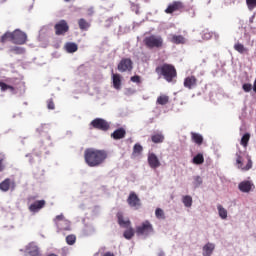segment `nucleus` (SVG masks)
Returning a JSON list of instances; mask_svg holds the SVG:
<instances>
[{"instance_id": "nucleus-1", "label": "nucleus", "mask_w": 256, "mask_h": 256, "mask_svg": "<svg viewBox=\"0 0 256 256\" xmlns=\"http://www.w3.org/2000/svg\"><path fill=\"white\" fill-rule=\"evenodd\" d=\"M109 157L106 150L87 148L84 151V161L88 167H100Z\"/></svg>"}, {"instance_id": "nucleus-2", "label": "nucleus", "mask_w": 256, "mask_h": 256, "mask_svg": "<svg viewBox=\"0 0 256 256\" xmlns=\"http://www.w3.org/2000/svg\"><path fill=\"white\" fill-rule=\"evenodd\" d=\"M155 73L159 78L163 77L167 83H174L177 79V69L172 64H161L155 68Z\"/></svg>"}, {"instance_id": "nucleus-3", "label": "nucleus", "mask_w": 256, "mask_h": 256, "mask_svg": "<svg viewBox=\"0 0 256 256\" xmlns=\"http://www.w3.org/2000/svg\"><path fill=\"white\" fill-rule=\"evenodd\" d=\"M146 49H163L164 40L161 35L151 34L143 39Z\"/></svg>"}, {"instance_id": "nucleus-4", "label": "nucleus", "mask_w": 256, "mask_h": 256, "mask_svg": "<svg viewBox=\"0 0 256 256\" xmlns=\"http://www.w3.org/2000/svg\"><path fill=\"white\" fill-rule=\"evenodd\" d=\"M153 231V224L149 220H145L139 226H136V235L141 237H149Z\"/></svg>"}, {"instance_id": "nucleus-5", "label": "nucleus", "mask_w": 256, "mask_h": 256, "mask_svg": "<svg viewBox=\"0 0 256 256\" xmlns=\"http://www.w3.org/2000/svg\"><path fill=\"white\" fill-rule=\"evenodd\" d=\"M54 223L60 231H69V229H71V222L65 219V216L63 214L57 215L54 218Z\"/></svg>"}, {"instance_id": "nucleus-6", "label": "nucleus", "mask_w": 256, "mask_h": 256, "mask_svg": "<svg viewBox=\"0 0 256 256\" xmlns=\"http://www.w3.org/2000/svg\"><path fill=\"white\" fill-rule=\"evenodd\" d=\"M90 125L93 127V129H98V131H109L111 128L109 122L103 118H95L91 121Z\"/></svg>"}, {"instance_id": "nucleus-7", "label": "nucleus", "mask_w": 256, "mask_h": 256, "mask_svg": "<svg viewBox=\"0 0 256 256\" xmlns=\"http://www.w3.org/2000/svg\"><path fill=\"white\" fill-rule=\"evenodd\" d=\"M117 69L120 73L133 71V60H131V58H122L117 65Z\"/></svg>"}, {"instance_id": "nucleus-8", "label": "nucleus", "mask_w": 256, "mask_h": 256, "mask_svg": "<svg viewBox=\"0 0 256 256\" xmlns=\"http://www.w3.org/2000/svg\"><path fill=\"white\" fill-rule=\"evenodd\" d=\"M247 164L243 166V157H241V152L236 153V163L238 165V169L242 171H249L253 167V161L251 160V156H247Z\"/></svg>"}, {"instance_id": "nucleus-9", "label": "nucleus", "mask_w": 256, "mask_h": 256, "mask_svg": "<svg viewBox=\"0 0 256 256\" xmlns=\"http://www.w3.org/2000/svg\"><path fill=\"white\" fill-rule=\"evenodd\" d=\"M55 35H65L69 33V24L67 20H60L54 25Z\"/></svg>"}, {"instance_id": "nucleus-10", "label": "nucleus", "mask_w": 256, "mask_h": 256, "mask_svg": "<svg viewBox=\"0 0 256 256\" xmlns=\"http://www.w3.org/2000/svg\"><path fill=\"white\" fill-rule=\"evenodd\" d=\"M13 43L15 45H25L27 43V34L21 30L13 32Z\"/></svg>"}, {"instance_id": "nucleus-11", "label": "nucleus", "mask_w": 256, "mask_h": 256, "mask_svg": "<svg viewBox=\"0 0 256 256\" xmlns=\"http://www.w3.org/2000/svg\"><path fill=\"white\" fill-rule=\"evenodd\" d=\"M15 187H17V184L11 178H6L0 183V191H3V193H7L9 190L15 191Z\"/></svg>"}, {"instance_id": "nucleus-12", "label": "nucleus", "mask_w": 256, "mask_h": 256, "mask_svg": "<svg viewBox=\"0 0 256 256\" xmlns=\"http://www.w3.org/2000/svg\"><path fill=\"white\" fill-rule=\"evenodd\" d=\"M127 203L129 207H132L133 209H139V207H141V199L135 192H130L127 198Z\"/></svg>"}, {"instance_id": "nucleus-13", "label": "nucleus", "mask_w": 256, "mask_h": 256, "mask_svg": "<svg viewBox=\"0 0 256 256\" xmlns=\"http://www.w3.org/2000/svg\"><path fill=\"white\" fill-rule=\"evenodd\" d=\"M181 9H185L183 2L174 1L166 8L165 13L171 15V13H175V11H181Z\"/></svg>"}, {"instance_id": "nucleus-14", "label": "nucleus", "mask_w": 256, "mask_h": 256, "mask_svg": "<svg viewBox=\"0 0 256 256\" xmlns=\"http://www.w3.org/2000/svg\"><path fill=\"white\" fill-rule=\"evenodd\" d=\"M255 188V184L249 180H245L239 183L238 189L241 193H250Z\"/></svg>"}, {"instance_id": "nucleus-15", "label": "nucleus", "mask_w": 256, "mask_h": 256, "mask_svg": "<svg viewBox=\"0 0 256 256\" xmlns=\"http://www.w3.org/2000/svg\"><path fill=\"white\" fill-rule=\"evenodd\" d=\"M148 165L151 169H159L161 161H159V157L155 153L148 154Z\"/></svg>"}, {"instance_id": "nucleus-16", "label": "nucleus", "mask_w": 256, "mask_h": 256, "mask_svg": "<svg viewBox=\"0 0 256 256\" xmlns=\"http://www.w3.org/2000/svg\"><path fill=\"white\" fill-rule=\"evenodd\" d=\"M45 205H47L45 200H37L29 206V211H31V213H38Z\"/></svg>"}, {"instance_id": "nucleus-17", "label": "nucleus", "mask_w": 256, "mask_h": 256, "mask_svg": "<svg viewBox=\"0 0 256 256\" xmlns=\"http://www.w3.org/2000/svg\"><path fill=\"white\" fill-rule=\"evenodd\" d=\"M197 77H195L194 75L188 76L184 79V87L186 89H195V87H197Z\"/></svg>"}, {"instance_id": "nucleus-18", "label": "nucleus", "mask_w": 256, "mask_h": 256, "mask_svg": "<svg viewBox=\"0 0 256 256\" xmlns=\"http://www.w3.org/2000/svg\"><path fill=\"white\" fill-rule=\"evenodd\" d=\"M27 255L29 256H41L39 247L35 244H29L26 248Z\"/></svg>"}, {"instance_id": "nucleus-19", "label": "nucleus", "mask_w": 256, "mask_h": 256, "mask_svg": "<svg viewBox=\"0 0 256 256\" xmlns=\"http://www.w3.org/2000/svg\"><path fill=\"white\" fill-rule=\"evenodd\" d=\"M126 135L127 131H125V128H119L111 134V137L115 139V141H119V139H125Z\"/></svg>"}, {"instance_id": "nucleus-20", "label": "nucleus", "mask_w": 256, "mask_h": 256, "mask_svg": "<svg viewBox=\"0 0 256 256\" xmlns=\"http://www.w3.org/2000/svg\"><path fill=\"white\" fill-rule=\"evenodd\" d=\"M170 41L174 43V45H185L187 43V39L183 35L175 34L172 35Z\"/></svg>"}, {"instance_id": "nucleus-21", "label": "nucleus", "mask_w": 256, "mask_h": 256, "mask_svg": "<svg viewBox=\"0 0 256 256\" xmlns=\"http://www.w3.org/2000/svg\"><path fill=\"white\" fill-rule=\"evenodd\" d=\"M117 219L120 227H123L124 229L131 227V220L129 219L125 220V218L123 217V214L117 213Z\"/></svg>"}, {"instance_id": "nucleus-22", "label": "nucleus", "mask_w": 256, "mask_h": 256, "mask_svg": "<svg viewBox=\"0 0 256 256\" xmlns=\"http://www.w3.org/2000/svg\"><path fill=\"white\" fill-rule=\"evenodd\" d=\"M213 251H215V244L207 243L203 247V256H211L213 255Z\"/></svg>"}, {"instance_id": "nucleus-23", "label": "nucleus", "mask_w": 256, "mask_h": 256, "mask_svg": "<svg viewBox=\"0 0 256 256\" xmlns=\"http://www.w3.org/2000/svg\"><path fill=\"white\" fill-rule=\"evenodd\" d=\"M112 83H113V87L114 89H121V76L120 74H115L112 71Z\"/></svg>"}, {"instance_id": "nucleus-24", "label": "nucleus", "mask_w": 256, "mask_h": 256, "mask_svg": "<svg viewBox=\"0 0 256 256\" xmlns=\"http://www.w3.org/2000/svg\"><path fill=\"white\" fill-rule=\"evenodd\" d=\"M64 49L67 51V53H76L79 46L75 42H68L64 45Z\"/></svg>"}, {"instance_id": "nucleus-25", "label": "nucleus", "mask_w": 256, "mask_h": 256, "mask_svg": "<svg viewBox=\"0 0 256 256\" xmlns=\"http://www.w3.org/2000/svg\"><path fill=\"white\" fill-rule=\"evenodd\" d=\"M78 27L81 29V31H89V28L91 27V23H89L84 18H80L78 20Z\"/></svg>"}, {"instance_id": "nucleus-26", "label": "nucleus", "mask_w": 256, "mask_h": 256, "mask_svg": "<svg viewBox=\"0 0 256 256\" xmlns=\"http://www.w3.org/2000/svg\"><path fill=\"white\" fill-rule=\"evenodd\" d=\"M0 90L2 93H5V91H10L11 93H15L16 88L14 86L8 85L5 82L0 81Z\"/></svg>"}, {"instance_id": "nucleus-27", "label": "nucleus", "mask_w": 256, "mask_h": 256, "mask_svg": "<svg viewBox=\"0 0 256 256\" xmlns=\"http://www.w3.org/2000/svg\"><path fill=\"white\" fill-rule=\"evenodd\" d=\"M191 139L196 145H203V136L196 132H191Z\"/></svg>"}, {"instance_id": "nucleus-28", "label": "nucleus", "mask_w": 256, "mask_h": 256, "mask_svg": "<svg viewBox=\"0 0 256 256\" xmlns=\"http://www.w3.org/2000/svg\"><path fill=\"white\" fill-rule=\"evenodd\" d=\"M123 237L128 240L133 239V237H135V230L133 229V227H131V225L124 231Z\"/></svg>"}, {"instance_id": "nucleus-29", "label": "nucleus", "mask_w": 256, "mask_h": 256, "mask_svg": "<svg viewBox=\"0 0 256 256\" xmlns=\"http://www.w3.org/2000/svg\"><path fill=\"white\" fill-rule=\"evenodd\" d=\"M151 141L156 144L163 143V141H165V135H163L162 133L153 134L151 136Z\"/></svg>"}, {"instance_id": "nucleus-30", "label": "nucleus", "mask_w": 256, "mask_h": 256, "mask_svg": "<svg viewBox=\"0 0 256 256\" xmlns=\"http://www.w3.org/2000/svg\"><path fill=\"white\" fill-rule=\"evenodd\" d=\"M192 163H194V165H203V163H205V157L203 156V154L198 153L192 159Z\"/></svg>"}, {"instance_id": "nucleus-31", "label": "nucleus", "mask_w": 256, "mask_h": 256, "mask_svg": "<svg viewBox=\"0 0 256 256\" xmlns=\"http://www.w3.org/2000/svg\"><path fill=\"white\" fill-rule=\"evenodd\" d=\"M218 215L222 219H227V209L223 207V205L218 204L217 205Z\"/></svg>"}, {"instance_id": "nucleus-32", "label": "nucleus", "mask_w": 256, "mask_h": 256, "mask_svg": "<svg viewBox=\"0 0 256 256\" xmlns=\"http://www.w3.org/2000/svg\"><path fill=\"white\" fill-rule=\"evenodd\" d=\"M250 139H251V134L245 133L241 138L240 145H242V147H247V145H249Z\"/></svg>"}, {"instance_id": "nucleus-33", "label": "nucleus", "mask_w": 256, "mask_h": 256, "mask_svg": "<svg viewBox=\"0 0 256 256\" xmlns=\"http://www.w3.org/2000/svg\"><path fill=\"white\" fill-rule=\"evenodd\" d=\"M9 52L14 53L15 55H23V53H25V49L19 46H14L10 48Z\"/></svg>"}, {"instance_id": "nucleus-34", "label": "nucleus", "mask_w": 256, "mask_h": 256, "mask_svg": "<svg viewBox=\"0 0 256 256\" xmlns=\"http://www.w3.org/2000/svg\"><path fill=\"white\" fill-rule=\"evenodd\" d=\"M182 203L186 206V207H192L193 205V197L186 195L183 196L182 198Z\"/></svg>"}, {"instance_id": "nucleus-35", "label": "nucleus", "mask_w": 256, "mask_h": 256, "mask_svg": "<svg viewBox=\"0 0 256 256\" xmlns=\"http://www.w3.org/2000/svg\"><path fill=\"white\" fill-rule=\"evenodd\" d=\"M7 41H12V43H13V32H6L1 37V43H7Z\"/></svg>"}, {"instance_id": "nucleus-36", "label": "nucleus", "mask_w": 256, "mask_h": 256, "mask_svg": "<svg viewBox=\"0 0 256 256\" xmlns=\"http://www.w3.org/2000/svg\"><path fill=\"white\" fill-rule=\"evenodd\" d=\"M158 105H167L169 103V96L161 95L157 98Z\"/></svg>"}, {"instance_id": "nucleus-37", "label": "nucleus", "mask_w": 256, "mask_h": 256, "mask_svg": "<svg viewBox=\"0 0 256 256\" xmlns=\"http://www.w3.org/2000/svg\"><path fill=\"white\" fill-rule=\"evenodd\" d=\"M234 49H235V51H237L238 53H241V54H243V53H245V51H247V48H245V46L239 42L234 45Z\"/></svg>"}, {"instance_id": "nucleus-38", "label": "nucleus", "mask_w": 256, "mask_h": 256, "mask_svg": "<svg viewBox=\"0 0 256 256\" xmlns=\"http://www.w3.org/2000/svg\"><path fill=\"white\" fill-rule=\"evenodd\" d=\"M130 9H131V11L136 13V15H140V13H141L140 12L141 7L139 6V4H136L135 2H131Z\"/></svg>"}, {"instance_id": "nucleus-39", "label": "nucleus", "mask_w": 256, "mask_h": 256, "mask_svg": "<svg viewBox=\"0 0 256 256\" xmlns=\"http://www.w3.org/2000/svg\"><path fill=\"white\" fill-rule=\"evenodd\" d=\"M143 153V146L141 144H135L133 147V155H141Z\"/></svg>"}, {"instance_id": "nucleus-40", "label": "nucleus", "mask_w": 256, "mask_h": 256, "mask_svg": "<svg viewBox=\"0 0 256 256\" xmlns=\"http://www.w3.org/2000/svg\"><path fill=\"white\" fill-rule=\"evenodd\" d=\"M201 36H202V39H204V41H209V39L213 37V34L209 32V30H203L201 33Z\"/></svg>"}, {"instance_id": "nucleus-41", "label": "nucleus", "mask_w": 256, "mask_h": 256, "mask_svg": "<svg viewBox=\"0 0 256 256\" xmlns=\"http://www.w3.org/2000/svg\"><path fill=\"white\" fill-rule=\"evenodd\" d=\"M75 241H77V237L75 235H68L66 237V243L68 245H75Z\"/></svg>"}, {"instance_id": "nucleus-42", "label": "nucleus", "mask_w": 256, "mask_h": 256, "mask_svg": "<svg viewBox=\"0 0 256 256\" xmlns=\"http://www.w3.org/2000/svg\"><path fill=\"white\" fill-rule=\"evenodd\" d=\"M155 215L158 219H165V212L161 208L155 210Z\"/></svg>"}, {"instance_id": "nucleus-43", "label": "nucleus", "mask_w": 256, "mask_h": 256, "mask_svg": "<svg viewBox=\"0 0 256 256\" xmlns=\"http://www.w3.org/2000/svg\"><path fill=\"white\" fill-rule=\"evenodd\" d=\"M193 184L195 187L201 186L203 184V178L201 176H195Z\"/></svg>"}, {"instance_id": "nucleus-44", "label": "nucleus", "mask_w": 256, "mask_h": 256, "mask_svg": "<svg viewBox=\"0 0 256 256\" xmlns=\"http://www.w3.org/2000/svg\"><path fill=\"white\" fill-rule=\"evenodd\" d=\"M242 89L245 93H250L251 89H253V85L250 83H245L242 85Z\"/></svg>"}, {"instance_id": "nucleus-45", "label": "nucleus", "mask_w": 256, "mask_h": 256, "mask_svg": "<svg viewBox=\"0 0 256 256\" xmlns=\"http://www.w3.org/2000/svg\"><path fill=\"white\" fill-rule=\"evenodd\" d=\"M86 15H87L88 17H93V15H95V8H93V7L88 8V9L86 10Z\"/></svg>"}, {"instance_id": "nucleus-46", "label": "nucleus", "mask_w": 256, "mask_h": 256, "mask_svg": "<svg viewBox=\"0 0 256 256\" xmlns=\"http://www.w3.org/2000/svg\"><path fill=\"white\" fill-rule=\"evenodd\" d=\"M130 80L132 81V83H141V76H139V75H135V76H132L131 78H130Z\"/></svg>"}, {"instance_id": "nucleus-47", "label": "nucleus", "mask_w": 256, "mask_h": 256, "mask_svg": "<svg viewBox=\"0 0 256 256\" xmlns=\"http://www.w3.org/2000/svg\"><path fill=\"white\" fill-rule=\"evenodd\" d=\"M47 108L50 109V110L55 109V102H53V99H49L47 101Z\"/></svg>"}, {"instance_id": "nucleus-48", "label": "nucleus", "mask_w": 256, "mask_h": 256, "mask_svg": "<svg viewBox=\"0 0 256 256\" xmlns=\"http://www.w3.org/2000/svg\"><path fill=\"white\" fill-rule=\"evenodd\" d=\"M248 7H256V0H246Z\"/></svg>"}, {"instance_id": "nucleus-49", "label": "nucleus", "mask_w": 256, "mask_h": 256, "mask_svg": "<svg viewBox=\"0 0 256 256\" xmlns=\"http://www.w3.org/2000/svg\"><path fill=\"white\" fill-rule=\"evenodd\" d=\"M36 199H37V196H29L28 203H31V201H35Z\"/></svg>"}, {"instance_id": "nucleus-50", "label": "nucleus", "mask_w": 256, "mask_h": 256, "mask_svg": "<svg viewBox=\"0 0 256 256\" xmlns=\"http://www.w3.org/2000/svg\"><path fill=\"white\" fill-rule=\"evenodd\" d=\"M5 169V166H3V158L0 159V171H3Z\"/></svg>"}, {"instance_id": "nucleus-51", "label": "nucleus", "mask_w": 256, "mask_h": 256, "mask_svg": "<svg viewBox=\"0 0 256 256\" xmlns=\"http://www.w3.org/2000/svg\"><path fill=\"white\" fill-rule=\"evenodd\" d=\"M158 256H165V252L160 251V252L158 253Z\"/></svg>"}, {"instance_id": "nucleus-52", "label": "nucleus", "mask_w": 256, "mask_h": 256, "mask_svg": "<svg viewBox=\"0 0 256 256\" xmlns=\"http://www.w3.org/2000/svg\"><path fill=\"white\" fill-rule=\"evenodd\" d=\"M47 256H58V255L51 253V254H48Z\"/></svg>"}]
</instances>
